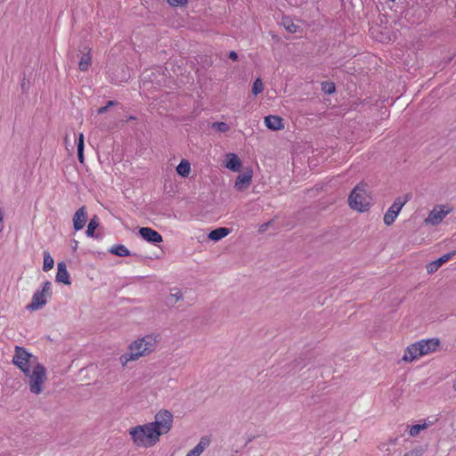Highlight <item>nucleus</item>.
<instances>
[{
    "label": "nucleus",
    "mask_w": 456,
    "mask_h": 456,
    "mask_svg": "<svg viewBox=\"0 0 456 456\" xmlns=\"http://www.w3.org/2000/svg\"><path fill=\"white\" fill-rule=\"evenodd\" d=\"M281 24L289 33H296L297 28H299V26L296 25L289 17H283L281 20Z\"/></svg>",
    "instance_id": "25"
},
{
    "label": "nucleus",
    "mask_w": 456,
    "mask_h": 456,
    "mask_svg": "<svg viewBox=\"0 0 456 456\" xmlns=\"http://www.w3.org/2000/svg\"><path fill=\"white\" fill-rule=\"evenodd\" d=\"M109 251L118 256H131V252L122 244L114 245Z\"/></svg>",
    "instance_id": "24"
},
{
    "label": "nucleus",
    "mask_w": 456,
    "mask_h": 456,
    "mask_svg": "<svg viewBox=\"0 0 456 456\" xmlns=\"http://www.w3.org/2000/svg\"><path fill=\"white\" fill-rule=\"evenodd\" d=\"M51 286L52 283L49 281H46L44 282L43 288L40 291H42L44 294L50 297L52 296Z\"/></svg>",
    "instance_id": "34"
},
{
    "label": "nucleus",
    "mask_w": 456,
    "mask_h": 456,
    "mask_svg": "<svg viewBox=\"0 0 456 456\" xmlns=\"http://www.w3.org/2000/svg\"><path fill=\"white\" fill-rule=\"evenodd\" d=\"M12 362L17 366L23 374H27L29 372V368H32L39 362L38 358L30 354L26 348L16 346Z\"/></svg>",
    "instance_id": "5"
},
{
    "label": "nucleus",
    "mask_w": 456,
    "mask_h": 456,
    "mask_svg": "<svg viewBox=\"0 0 456 456\" xmlns=\"http://www.w3.org/2000/svg\"><path fill=\"white\" fill-rule=\"evenodd\" d=\"M151 428L148 423L132 428L129 434L137 447H151L159 442V438H151Z\"/></svg>",
    "instance_id": "6"
},
{
    "label": "nucleus",
    "mask_w": 456,
    "mask_h": 456,
    "mask_svg": "<svg viewBox=\"0 0 456 456\" xmlns=\"http://www.w3.org/2000/svg\"><path fill=\"white\" fill-rule=\"evenodd\" d=\"M173 414L167 410H160L155 415V420L148 423L151 428V438H159L167 434L173 426Z\"/></svg>",
    "instance_id": "2"
},
{
    "label": "nucleus",
    "mask_w": 456,
    "mask_h": 456,
    "mask_svg": "<svg viewBox=\"0 0 456 456\" xmlns=\"http://www.w3.org/2000/svg\"><path fill=\"white\" fill-rule=\"evenodd\" d=\"M98 226H99L98 216H94L93 218H91V220L89 221V224L87 225V229L86 231V236L90 237V238H94V237L97 238L98 235L95 234V230L97 229Z\"/></svg>",
    "instance_id": "23"
},
{
    "label": "nucleus",
    "mask_w": 456,
    "mask_h": 456,
    "mask_svg": "<svg viewBox=\"0 0 456 456\" xmlns=\"http://www.w3.org/2000/svg\"><path fill=\"white\" fill-rule=\"evenodd\" d=\"M230 233V229L226 227H219L208 233V239L213 241H218Z\"/></svg>",
    "instance_id": "21"
},
{
    "label": "nucleus",
    "mask_w": 456,
    "mask_h": 456,
    "mask_svg": "<svg viewBox=\"0 0 456 456\" xmlns=\"http://www.w3.org/2000/svg\"><path fill=\"white\" fill-rule=\"evenodd\" d=\"M252 180V170H248L246 172H243L242 174H240L235 181L234 187L238 191H242L243 189L249 186Z\"/></svg>",
    "instance_id": "15"
},
{
    "label": "nucleus",
    "mask_w": 456,
    "mask_h": 456,
    "mask_svg": "<svg viewBox=\"0 0 456 456\" xmlns=\"http://www.w3.org/2000/svg\"><path fill=\"white\" fill-rule=\"evenodd\" d=\"M229 58L232 59V61H237L238 60V54L236 52L234 51H231L229 53Z\"/></svg>",
    "instance_id": "39"
},
{
    "label": "nucleus",
    "mask_w": 456,
    "mask_h": 456,
    "mask_svg": "<svg viewBox=\"0 0 456 456\" xmlns=\"http://www.w3.org/2000/svg\"><path fill=\"white\" fill-rule=\"evenodd\" d=\"M173 291H175V292H172L170 294V297H174L175 299V301L183 299V293L180 289H174Z\"/></svg>",
    "instance_id": "35"
},
{
    "label": "nucleus",
    "mask_w": 456,
    "mask_h": 456,
    "mask_svg": "<svg viewBox=\"0 0 456 456\" xmlns=\"http://www.w3.org/2000/svg\"><path fill=\"white\" fill-rule=\"evenodd\" d=\"M212 127L220 133H225L230 129L229 125L225 122H215Z\"/></svg>",
    "instance_id": "32"
},
{
    "label": "nucleus",
    "mask_w": 456,
    "mask_h": 456,
    "mask_svg": "<svg viewBox=\"0 0 456 456\" xmlns=\"http://www.w3.org/2000/svg\"><path fill=\"white\" fill-rule=\"evenodd\" d=\"M336 90L335 84L332 82L325 81L322 83V91L326 94H332Z\"/></svg>",
    "instance_id": "30"
},
{
    "label": "nucleus",
    "mask_w": 456,
    "mask_h": 456,
    "mask_svg": "<svg viewBox=\"0 0 456 456\" xmlns=\"http://www.w3.org/2000/svg\"><path fill=\"white\" fill-rule=\"evenodd\" d=\"M79 51L82 55L78 62V68L81 71H86L92 63L91 48L84 46L83 49H80Z\"/></svg>",
    "instance_id": "14"
},
{
    "label": "nucleus",
    "mask_w": 456,
    "mask_h": 456,
    "mask_svg": "<svg viewBox=\"0 0 456 456\" xmlns=\"http://www.w3.org/2000/svg\"><path fill=\"white\" fill-rule=\"evenodd\" d=\"M417 346L419 347V352L421 356L436 352L437 347L440 345V340L438 338H428L422 339L416 342Z\"/></svg>",
    "instance_id": "8"
},
{
    "label": "nucleus",
    "mask_w": 456,
    "mask_h": 456,
    "mask_svg": "<svg viewBox=\"0 0 456 456\" xmlns=\"http://www.w3.org/2000/svg\"><path fill=\"white\" fill-rule=\"evenodd\" d=\"M136 118L134 116H129L127 120H134Z\"/></svg>",
    "instance_id": "42"
},
{
    "label": "nucleus",
    "mask_w": 456,
    "mask_h": 456,
    "mask_svg": "<svg viewBox=\"0 0 456 456\" xmlns=\"http://www.w3.org/2000/svg\"><path fill=\"white\" fill-rule=\"evenodd\" d=\"M171 6H183L186 4L187 0H167Z\"/></svg>",
    "instance_id": "36"
},
{
    "label": "nucleus",
    "mask_w": 456,
    "mask_h": 456,
    "mask_svg": "<svg viewBox=\"0 0 456 456\" xmlns=\"http://www.w3.org/2000/svg\"><path fill=\"white\" fill-rule=\"evenodd\" d=\"M118 102L117 101H108L105 106H102L98 109L97 112L98 114H103L105 113L110 107L118 105Z\"/></svg>",
    "instance_id": "33"
},
{
    "label": "nucleus",
    "mask_w": 456,
    "mask_h": 456,
    "mask_svg": "<svg viewBox=\"0 0 456 456\" xmlns=\"http://www.w3.org/2000/svg\"><path fill=\"white\" fill-rule=\"evenodd\" d=\"M71 243H72V246H71L72 247V250L76 251L77 249L78 241L76 240H72Z\"/></svg>",
    "instance_id": "40"
},
{
    "label": "nucleus",
    "mask_w": 456,
    "mask_h": 456,
    "mask_svg": "<svg viewBox=\"0 0 456 456\" xmlns=\"http://www.w3.org/2000/svg\"><path fill=\"white\" fill-rule=\"evenodd\" d=\"M264 90V85L262 83V80L260 78H256L255 82L253 83L252 86V94L254 95H257Z\"/></svg>",
    "instance_id": "31"
},
{
    "label": "nucleus",
    "mask_w": 456,
    "mask_h": 456,
    "mask_svg": "<svg viewBox=\"0 0 456 456\" xmlns=\"http://www.w3.org/2000/svg\"><path fill=\"white\" fill-rule=\"evenodd\" d=\"M428 428V424L427 423H424V424H415L413 426L411 427L410 428V431H409V434L411 436H417L419 432L425 428Z\"/></svg>",
    "instance_id": "29"
},
{
    "label": "nucleus",
    "mask_w": 456,
    "mask_h": 456,
    "mask_svg": "<svg viewBox=\"0 0 456 456\" xmlns=\"http://www.w3.org/2000/svg\"><path fill=\"white\" fill-rule=\"evenodd\" d=\"M138 232L140 236L147 242L157 244L163 241L161 234L152 228L141 227Z\"/></svg>",
    "instance_id": "9"
},
{
    "label": "nucleus",
    "mask_w": 456,
    "mask_h": 456,
    "mask_svg": "<svg viewBox=\"0 0 456 456\" xmlns=\"http://www.w3.org/2000/svg\"><path fill=\"white\" fill-rule=\"evenodd\" d=\"M24 375L28 379L27 384L28 385L29 391L35 395L41 394L47 379L46 368L38 362L32 368H29V372Z\"/></svg>",
    "instance_id": "3"
},
{
    "label": "nucleus",
    "mask_w": 456,
    "mask_h": 456,
    "mask_svg": "<svg viewBox=\"0 0 456 456\" xmlns=\"http://www.w3.org/2000/svg\"><path fill=\"white\" fill-rule=\"evenodd\" d=\"M419 348L416 345V342L407 346V348L404 351V354L403 356V360L405 362H412L421 356L420 353L419 352Z\"/></svg>",
    "instance_id": "20"
},
{
    "label": "nucleus",
    "mask_w": 456,
    "mask_h": 456,
    "mask_svg": "<svg viewBox=\"0 0 456 456\" xmlns=\"http://www.w3.org/2000/svg\"><path fill=\"white\" fill-rule=\"evenodd\" d=\"M282 121V118H280L279 116L269 115L265 118V126L273 131H278L282 129L284 127Z\"/></svg>",
    "instance_id": "18"
},
{
    "label": "nucleus",
    "mask_w": 456,
    "mask_h": 456,
    "mask_svg": "<svg viewBox=\"0 0 456 456\" xmlns=\"http://www.w3.org/2000/svg\"><path fill=\"white\" fill-rule=\"evenodd\" d=\"M272 222L273 221H268V222L261 224L260 227H259V232H261V233L265 232L268 229V227L270 226Z\"/></svg>",
    "instance_id": "38"
},
{
    "label": "nucleus",
    "mask_w": 456,
    "mask_h": 456,
    "mask_svg": "<svg viewBox=\"0 0 456 456\" xmlns=\"http://www.w3.org/2000/svg\"><path fill=\"white\" fill-rule=\"evenodd\" d=\"M447 214L448 211H445L443 208L440 210H436V208H434L433 210L430 211L428 217L424 220V223L426 224L432 225L439 224L444 220Z\"/></svg>",
    "instance_id": "13"
},
{
    "label": "nucleus",
    "mask_w": 456,
    "mask_h": 456,
    "mask_svg": "<svg viewBox=\"0 0 456 456\" xmlns=\"http://www.w3.org/2000/svg\"><path fill=\"white\" fill-rule=\"evenodd\" d=\"M55 280L57 282L64 283L66 285H69L71 283L69 274L64 262L58 263Z\"/></svg>",
    "instance_id": "16"
},
{
    "label": "nucleus",
    "mask_w": 456,
    "mask_h": 456,
    "mask_svg": "<svg viewBox=\"0 0 456 456\" xmlns=\"http://www.w3.org/2000/svg\"><path fill=\"white\" fill-rule=\"evenodd\" d=\"M20 88L22 93H27L29 88V81H26L25 77L22 79L20 83Z\"/></svg>",
    "instance_id": "37"
},
{
    "label": "nucleus",
    "mask_w": 456,
    "mask_h": 456,
    "mask_svg": "<svg viewBox=\"0 0 456 456\" xmlns=\"http://www.w3.org/2000/svg\"><path fill=\"white\" fill-rule=\"evenodd\" d=\"M225 167L233 172H240L241 160L235 153H228L225 158Z\"/></svg>",
    "instance_id": "17"
},
{
    "label": "nucleus",
    "mask_w": 456,
    "mask_h": 456,
    "mask_svg": "<svg viewBox=\"0 0 456 456\" xmlns=\"http://www.w3.org/2000/svg\"><path fill=\"white\" fill-rule=\"evenodd\" d=\"M155 346V340L151 336L134 340L128 347L129 352L120 356V362L125 366L129 361H135L141 356L148 355L154 350Z\"/></svg>",
    "instance_id": "1"
},
{
    "label": "nucleus",
    "mask_w": 456,
    "mask_h": 456,
    "mask_svg": "<svg viewBox=\"0 0 456 456\" xmlns=\"http://www.w3.org/2000/svg\"><path fill=\"white\" fill-rule=\"evenodd\" d=\"M456 255V250L449 252L441 257L437 258L435 261L428 263L426 266L428 273L431 274L436 273L440 266H442L444 263L449 261L452 256Z\"/></svg>",
    "instance_id": "11"
},
{
    "label": "nucleus",
    "mask_w": 456,
    "mask_h": 456,
    "mask_svg": "<svg viewBox=\"0 0 456 456\" xmlns=\"http://www.w3.org/2000/svg\"><path fill=\"white\" fill-rule=\"evenodd\" d=\"M47 297H48L42 291L37 290L32 297L31 302L26 306V308L30 311H36L42 308L46 305Z\"/></svg>",
    "instance_id": "10"
},
{
    "label": "nucleus",
    "mask_w": 456,
    "mask_h": 456,
    "mask_svg": "<svg viewBox=\"0 0 456 456\" xmlns=\"http://www.w3.org/2000/svg\"><path fill=\"white\" fill-rule=\"evenodd\" d=\"M54 265L53 258L51 256L50 253L48 251L44 252V265H43V270L44 272L50 271Z\"/></svg>",
    "instance_id": "26"
},
{
    "label": "nucleus",
    "mask_w": 456,
    "mask_h": 456,
    "mask_svg": "<svg viewBox=\"0 0 456 456\" xmlns=\"http://www.w3.org/2000/svg\"><path fill=\"white\" fill-rule=\"evenodd\" d=\"M366 188L367 183L361 182L350 192L348 204L352 209L359 212L369 210L370 204L368 200Z\"/></svg>",
    "instance_id": "4"
},
{
    "label": "nucleus",
    "mask_w": 456,
    "mask_h": 456,
    "mask_svg": "<svg viewBox=\"0 0 456 456\" xmlns=\"http://www.w3.org/2000/svg\"><path fill=\"white\" fill-rule=\"evenodd\" d=\"M397 441H398V438H397V437H394V438H390V439L388 440V443H389V444H391V445H395V444H397Z\"/></svg>",
    "instance_id": "41"
},
{
    "label": "nucleus",
    "mask_w": 456,
    "mask_h": 456,
    "mask_svg": "<svg viewBox=\"0 0 456 456\" xmlns=\"http://www.w3.org/2000/svg\"><path fill=\"white\" fill-rule=\"evenodd\" d=\"M84 134H79L78 136V142H77V159L80 163H84L85 157H84Z\"/></svg>",
    "instance_id": "27"
},
{
    "label": "nucleus",
    "mask_w": 456,
    "mask_h": 456,
    "mask_svg": "<svg viewBox=\"0 0 456 456\" xmlns=\"http://www.w3.org/2000/svg\"><path fill=\"white\" fill-rule=\"evenodd\" d=\"M210 444V438L204 436L200 438L199 444L191 449L186 456H200Z\"/></svg>",
    "instance_id": "19"
},
{
    "label": "nucleus",
    "mask_w": 456,
    "mask_h": 456,
    "mask_svg": "<svg viewBox=\"0 0 456 456\" xmlns=\"http://www.w3.org/2000/svg\"><path fill=\"white\" fill-rule=\"evenodd\" d=\"M427 451V446L419 445L405 452L403 456H421Z\"/></svg>",
    "instance_id": "28"
},
{
    "label": "nucleus",
    "mask_w": 456,
    "mask_h": 456,
    "mask_svg": "<svg viewBox=\"0 0 456 456\" xmlns=\"http://www.w3.org/2000/svg\"><path fill=\"white\" fill-rule=\"evenodd\" d=\"M87 221V211L85 206L79 208L73 216V227L75 231H80L84 228Z\"/></svg>",
    "instance_id": "12"
},
{
    "label": "nucleus",
    "mask_w": 456,
    "mask_h": 456,
    "mask_svg": "<svg viewBox=\"0 0 456 456\" xmlns=\"http://www.w3.org/2000/svg\"><path fill=\"white\" fill-rule=\"evenodd\" d=\"M176 172L182 177H188L191 172V164L186 159H182L176 167Z\"/></svg>",
    "instance_id": "22"
},
{
    "label": "nucleus",
    "mask_w": 456,
    "mask_h": 456,
    "mask_svg": "<svg viewBox=\"0 0 456 456\" xmlns=\"http://www.w3.org/2000/svg\"><path fill=\"white\" fill-rule=\"evenodd\" d=\"M409 199L410 196L406 194L404 199L398 197L395 200L394 203L384 215L383 220L386 225L389 226L395 222L402 208L409 200Z\"/></svg>",
    "instance_id": "7"
}]
</instances>
